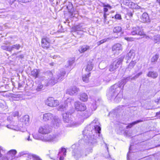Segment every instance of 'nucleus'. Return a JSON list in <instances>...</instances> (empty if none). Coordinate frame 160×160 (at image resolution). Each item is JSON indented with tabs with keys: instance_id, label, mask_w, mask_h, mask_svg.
<instances>
[{
	"instance_id": "nucleus-51",
	"label": "nucleus",
	"mask_w": 160,
	"mask_h": 160,
	"mask_svg": "<svg viewBox=\"0 0 160 160\" xmlns=\"http://www.w3.org/2000/svg\"><path fill=\"white\" fill-rule=\"evenodd\" d=\"M103 17L104 22H106L107 21V14L106 13H104Z\"/></svg>"
},
{
	"instance_id": "nucleus-22",
	"label": "nucleus",
	"mask_w": 160,
	"mask_h": 160,
	"mask_svg": "<svg viewBox=\"0 0 160 160\" xmlns=\"http://www.w3.org/2000/svg\"><path fill=\"white\" fill-rule=\"evenodd\" d=\"M21 47L20 45L19 44H16L13 45L10 47L9 48H7V51L9 52H11L14 49H15L17 50H18Z\"/></svg>"
},
{
	"instance_id": "nucleus-52",
	"label": "nucleus",
	"mask_w": 160,
	"mask_h": 160,
	"mask_svg": "<svg viewBox=\"0 0 160 160\" xmlns=\"http://www.w3.org/2000/svg\"><path fill=\"white\" fill-rule=\"evenodd\" d=\"M24 56L23 54H21L20 55L17 56L16 57L17 58H24Z\"/></svg>"
},
{
	"instance_id": "nucleus-20",
	"label": "nucleus",
	"mask_w": 160,
	"mask_h": 160,
	"mask_svg": "<svg viewBox=\"0 0 160 160\" xmlns=\"http://www.w3.org/2000/svg\"><path fill=\"white\" fill-rule=\"evenodd\" d=\"M135 56V51L133 50H130L126 55V59L128 60L132 58H133Z\"/></svg>"
},
{
	"instance_id": "nucleus-6",
	"label": "nucleus",
	"mask_w": 160,
	"mask_h": 160,
	"mask_svg": "<svg viewBox=\"0 0 160 160\" xmlns=\"http://www.w3.org/2000/svg\"><path fill=\"white\" fill-rule=\"evenodd\" d=\"M123 57H121L119 58L116 60L112 63L109 67V70L110 71H113L118 68L124 59Z\"/></svg>"
},
{
	"instance_id": "nucleus-12",
	"label": "nucleus",
	"mask_w": 160,
	"mask_h": 160,
	"mask_svg": "<svg viewBox=\"0 0 160 160\" xmlns=\"http://www.w3.org/2000/svg\"><path fill=\"white\" fill-rule=\"evenodd\" d=\"M120 50H122V47L120 44L117 43L112 46V51L114 55H118Z\"/></svg>"
},
{
	"instance_id": "nucleus-36",
	"label": "nucleus",
	"mask_w": 160,
	"mask_h": 160,
	"mask_svg": "<svg viewBox=\"0 0 160 160\" xmlns=\"http://www.w3.org/2000/svg\"><path fill=\"white\" fill-rule=\"evenodd\" d=\"M142 72L137 74L135 76L132 77L131 78V80H135L138 78L142 74Z\"/></svg>"
},
{
	"instance_id": "nucleus-44",
	"label": "nucleus",
	"mask_w": 160,
	"mask_h": 160,
	"mask_svg": "<svg viewBox=\"0 0 160 160\" xmlns=\"http://www.w3.org/2000/svg\"><path fill=\"white\" fill-rule=\"evenodd\" d=\"M28 152L27 151H23L21 152H20L19 153V154H20V156H23L24 155L27 154H28Z\"/></svg>"
},
{
	"instance_id": "nucleus-48",
	"label": "nucleus",
	"mask_w": 160,
	"mask_h": 160,
	"mask_svg": "<svg viewBox=\"0 0 160 160\" xmlns=\"http://www.w3.org/2000/svg\"><path fill=\"white\" fill-rule=\"evenodd\" d=\"M18 115V112H15L12 113V115L14 117L17 116Z\"/></svg>"
},
{
	"instance_id": "nucleus-41",
	"label": "nucleus",
	"mask_w": 160,
	"mask_h": 160,
	"mask_svg": "<svg viewBox=\"0 0 160 160\" xmlns=\"http://www.w3.org/2000/svg\"><path fill=\"white\" fill-rule=\"evenodd\" d=\"M32 156L34 160H42L38 156L36 155H32Z\"/></svg>"
},
{
	"instance_id": "nucleus-8",
	"label": "nucleus",
	"mask_w": 160,
	"mask_h": 160,
	"mask_svg": "<svg viewBox=\"0 0 160 160\" xmlns=\"http://www.w3.org/2000/svg\"><path fill=\"white\" fill-rule=\"evenodd\" d=\"M46 103L48 106L51 107H55L59 104V101L57 100H55L53 97L48 98L47 99Z\"/></svg>"
},
{
	"instance_id": "nucleus-27",
	"label": "nucleus",
	"mask_w": 160,
	"mask_h": 160,
	"mask_svg": "<svg viewBox=\"0 0 160 160\" xmlns=\"http://www.w3.org/2000/svg\"><path fill=\"white\" fill-rule=\"evenodd\" d=\"M42 46L43 48H48L49 45V43L48 41H42Z\"/></svg>"
},
{
	"instance_id": "nucleus-35",
	"label": "nucleus",
	"mask_w": 160,
	"mask_h": 160,
	"mask_svg": "<svg viewBox=\"0 0 160 160\" xmlns=\"http://www.w3.org/2000/svg\"><path fill=\"white\" fill-rule=\"evenodd\" d=\"M7 127L9 128L15 130H17L18 128L16 126L13 125H12L10 124L7 125Z\"/></svg>"
},
{
	"instance_id": "nucleus-18",
	"label": "nucleus",
	"mask_w": 160,
	"mask_h": 160,
	"mask_svg": "<svg viewBox=\"0 0 160 160\" xmlns=\"http://www.w3.org/2000/svg\"><path fill=\"white\" fill-rule=\"evenodd\" d=\"M146 120V118H143L141 120H138L135 121L133 122L128 124L127 126H126V128H130L132 127V126L135 124L139 123L140 122H143Z\"/></svg>"
},
{
	"instance_id": "nucleus-16",
	"label": "nucleus",
	"mask_w": 160,
	"mask_h": 160,
	"mask_svg": "<svg viewBox=\"0 0 160 160\" xmlns=\"http://www.w3.org/2000/svg\"><path fill=\"white\" fill-rule=\"evenodd\" d=\"M20 122L26 125H28L29 123V116L28 115H25L20 119Z\"/></svg>"
},
{
	"instance_id": "nucleus-21",
	"label": "nucleus",
	"mask_w": 160,
	"mask_h": 160,
	"mask_svg": "<svg viewBox=\"0 0 160 160\" xmlns=\"http://www.w3.org/2000/svg\"><path fill=\"white\" fill-rule=\"evenodd\" d=\"M158 75V73L155 71H149L147 74V76L149 77L154 79L157 78Z\"/></svg>"
},
{
	"instance_id": "nucleus-63",
	"label": "nucleus",
	"mask_w": 160,
	"mask_h": 160,
	"mask_svg": "<svg viewBox=\"0 0 160 160\" xmlns=\"http://www.w3.org/2000/svg\"><path fill=\"white\" fill-rule=\"evenodd\" d=\"M59 156H60V157L59 158L60 160H63L64 159V157H61L60 155Z\"/></svg>"
},
{
	"instance_id": "nucleus-64",
	"label": "nucleus",
	"mask_w": 160,
	"mask_h": 160,
	"mask_svg": "<svg viewBox=\"0 0 160 160\" xmlns=\"http://www.w3.org/2000/svg\"><path fill=\"white\" fill-rule=\"evenodd\" d=\"M22 87V85L20 83H18V88H21Z\"/></svg>"
},
{
	"instance_id": "nucleus-30",
	"label": "nucleus",
	"mask_w": 160,
	"mask_h": 160,
	"mask_svg": "<svg viewBox=\"0 0 160 160\" xmlns=\"http://www.w3.org/2000/svg\"><path fill=\"white\" fill-rule=\"evenodd\" d=\"M74 101L73 99L72 98H68L65 101V105L67 104V106L68 105H71V103L72 102Z\"/></svg>"
},
{
	"instance_id": "nucleus-46",
	"label": "nucleus",
	"mask_w": 160,
	"mask_h": 160,
	"mask_svg": "<svg viewBox=\"0 0 160 160\" xmlns=\"http://www.w3.org/2000/svg\"><path fill=\"white\" fill-rule=\"evenodd\" d=\"M60 109V110L64 111L66 110V106H63V105H60L59 106Z\"/></svg>"
},
{
	"instance_id": "nucleus-37",
	"label": "nucleus",
	"mask_w": 160,
	"mask_h": 160,
	"mask_svg": "<svg viewBox=\"0 0 160 160\" xmlns=\"http://www.w3.org/2000/svg\"><path fill=\"white\" fill-rule=\"evenodd\" d=\"M130 1L129 0H122V3L124 5L128 6Z\"/></svg>"
},
{
	"instance_id": "nucleus-9",
	"label": "nucleus",
	"mask_w": 160,
	"mask_h": 160,
	"mask_svg": "<svg viewBox=\"0 0 160 160\" xmlns=\"http://www.w3.org/2000/svg\"><path fill=\"white\" fill-rule=\"evenodd\" d=\"M74 106L75 109L78 111H82L86 110L85 104L79 101L75 102Z\"/></svg>"
},
{
	"instance_id": "nucleus-38",
	"label": "nucleus",
	"mask_w": 160,
	"mask_h": 160,
	"mask_svg": "<svg viewBox=\"0 0 160 160\" xmlns=\"http://www.w3.org/2000/svg\"><path fill=\"white\" fill-rule=\"evenodd\" d=\"M131 78L130 77H128L126 78H125V79H122L121 81H120V82H122V81H124V82H125V84H126V83L128 81H130L131 80H132L131 79Z\"/></svg>"
},
{
	"instance_id": "nucleus-50",
	"label": "nucleus",
	"mask_w": 160,
	"mask_h": 160,
	"mask_svg": "<svg viewBox=\"0 0 160 160\" xmlns=\"http://www.w3.org/2000/svg\"><path fill=\"white\" fill-rule=\"evenodd\" d=\"M155 40H160V35H157L156 36V38H155Z\"/></svg>"
},
{
	"instance_id": "nucleus-4",
	"label": "nucleus",
	"mask_w": 160,
	"mask_h": 160,
	"mask_svg": "<svg viewBox=\"0 0 160 160\" xmlns=\"http://www.w3.org/2000/svg\"><path fill=\"white\" fill-rule=\"evenodd\" d=\"M65 74L66 72L65 71L63 70L61 71L57 75V77L55 78L53 76L52 73L50 72L49 74L50 77L48 78V84L51 85H54L58 81V80H61Z\"/></svg>"
},
{
	"instance_id": "nucleus-59",
	"label": "nucleus",
	"mask_w": 160,
	"mask_h": 160,
	"mask_svg": "<svg viewBox=\"0 0 160 160\" xmlns=\"http://www.w3.org/2000/svg\"><path fill=\"white\" fill-rule=\"evenodd\" d=\"M14 96H13V97H19L20 96V95L19 94H14Z\"/></svg>"
},
{
	"instance_id": "nucleus-17",
	"label": "nucleus",
	"mask_w": 160,
	"mask_h": 160,
	"mask_svg": "<svg viewBox=\"0 0 160 160\" xmlns=\"http://www.w3.org/2000/svg\"><path fill=\"white\" fill-rule=\"evenodd\" d=\"M82 24H80L78 25L75 26L73 27V29L75 31V32H77V33H78L79 32H80V34L82 33L83 28L82 27Z\"/></svg>"
},
{
	"instance_id": "nucleus-43",
	"label": "nucleus",
	"mask_w": 160,
	"mask_h": 160,
	"mask_svg": "<svg viewBox=\"0 0 160 160\" xmlns=\"http://www.w3.org/2000/svg\"><path fill=\"white\" fill-rule=\"evenodd\" d=\"M19 1L22 3H27L31 2L32 0H18Z\"/></svg>"
},
{
	"instance_id": "nucleus-62",
	"label": "nucleus",
	"mask_w": 160,
	"mask_h": 160,
	"mask_svg": "<svg viewBox=\"0 0 160 160\" xmlns=\"http://www.w3.org/2000/svg\"><path fill=\"white\" fill-rule=\"evenodd\" d=\"M20 52H21V51H20L19 52H17L14 53L12 55H17Z\"/></svg>"
},
{
	"instance_id": "nucleus-42",
	"label": "nucleus",
	"mask_w": 160,
	"mask_h": 160,
	"mask_svg": "<svg viewBox=\"0 0 160 160\" xmlns=\"http://www.w3.org/2000/svg\"><path fill=\"white\" fill-rule=\"evenodd\" d=\"M102 7L104 8H105V7L108 8L110 9H111V8H112V7L108 4L107 5H106L104 3H102Z\"/></svg>"
},
{
	"instance_id": "nucleus-5",
	"label": "nucleus",
	"mask_w": 160,
	"mask_h": 160,
	"mask_svg": "<svg viewBox=\"0 0 160 160\" xmlns=\"http://www.w3.org/2000/svg\"><path fill=\"white\" fill-rule=\"evenodd\" d=\"M63 120L65 123V126L68 127H72L74 125L75 123L72 120L71 114L70 112H67L62 114Z\"/></svg>"
},
{
	"instance_id": "nucleus-39",
	"label": "nucleus",
	"mask_w": 160,
	"mask_h": 160,
	"mask_svg": "<svg viewBox=\"0 0 160 160\" xmlns=\"http://www.w3.org/2000/svg\"><path fill=\"white\" fill-rule=\"evenodd\" d=\"M135 6V4L133 2L130 1V3L129 4L128 7L131 8H134Z\"/></svg>"
},
{
	"instance_id": "nucleus-15",
	"label": "nucleus",
	"mask_w": 160,
	"mask_h": 160,
	"mask_svg": "<svg viewBox=\"0 0 160 160\" xmlns=\"http://www.w3.org/2000/svg\"><path fill=\"white\" fill-rule=\"evenodd\" d=\"M79 91L78 88L75 86H74L71 88L68 89L67 93L70 95H73L74 94H77Z\"/></svg>"
},
{
	"instance_id": "nucleus-3",
	"label": "nucleus",
	"mask_w": 160,
	"mask_h": 160,
	"mask_svg": "<svg viewBox=\"0 0 160 160\" xmlns=\"http://www.w3.org/2000/svg\"><path fill=\"white\" fill-rule=\"evenodd\" d=\"M43 120L44 121H50L52 120V126L55 128L59 127L60 123V120L58 117L53 116L51 113L48 112L43 114Z\"/></svg>"
},
{
	"instance_id": "nucleus-45",
	"label": "nucleus",
	"mask_w": 160,
	"mask_h": 160,
	"mask_svg": "<svg viewBox=\"0 0 160 160\" xmlns=\"http://www.w3.org/2000/svg\"><path fill=\"white\" fill-rule=\"evenodd\" d=\"M115 17L116 19L119 20L121 19L122 18L121 15L119 14H116L115 15Z\"/></svg>"
},
{
	"instance_id": "nucleus-47",
	"label": "nucleus",
	"mask_w": 160,
	"mask_h": 160,
	"mask_svg": "<svg viewBox=\"0 0 160 160\" xmlns=\"http://www.w3.org/2000/svg\"><path fill=\"white\" fill-rule=\"evenodd\" d=\"M93 105H95L96 106V104H90L89 105V107L88 108V109H90V110L91 109V107L92 108H93Z\"/></svg>"
},
{
	"instance_id": "nucleus-26",
	"label": "nucleus",
	"mask_w": 160,
	"mask_h": 160,
	"mask_svg": "<svg viewBox=\"0 0 160 160\" xmlns=\"http://www.w3.org/2000/svg\"><path fill=\"white\" fill-rule=\"evenodd\" d=\"M74 60L73 58H71L68 61L67 63L65 65V67L67 68H71V66L74 63Z\"/></svg>"
},
{
	"instance_id": "nucleus-56",
	"label": "nucleus",
	"mask_w": 160,
	"mask_h": 160,
	"mask_svg": "<svg viewBox=\"0 0 160 160\" xmlns=\"http://www.w3.org/2000/svg\"><path fill=\"white\" fill-rule=\"evenodd\" d=\"M134 8L136 9H139L140 8V7L138 6L137 5H136L135 4V8Z\"/></svg>"
},
{
	"instance_id": "nucleus-23",
	"label": "nucleus",
	"mask_w": 160,
	"mask_h": 160,
	"mask_svg": "<svg viewBox=\"0 0 160 160\" xmlns=\"http://www.w3.org/2000/svg\"><path fill=\"white\" fill-rule=\"evenodd\" d=\"M88 98V97L87 95L83 93L80 95V99L82 102H86L87 101Z\"/></svg>"
},
{
	"instance_id": "nucleus-2",
	"label": "nucleus",
	"mask_w": 160,
	"mask_h": 160,
	"mask_svg": "<svg viewBox=\"0 0 160 160\" xmlns=\"http://www.w3.org/2000/svg\"><path fill=\"white\" fill-rule=\"evenodd\" d=\"M123 81L119 82L112 86L109 90V93L107 95L112 98H115V101L118 102L122 97V92L125 82Z\"/></svg>"
},
{
	"instance_id": "nucleus-55",
	"label": "nucleus",
	"mask_w": 160,
	"mask_h": 160,
	"mask_svg": "<svg viewBox=\"0 0 160 160\" xmlns=\"http://www.w3.org/2000/svg\"><path fill=\"white\" fill-rule=\"evenodd\" d=\"M103 11L104 13H106V12L108 11V9L106 7L104 8H103Z\"/></svg>"
},
{
	"instance_id": "nucleus-40",
	"label": "nucleus",
	"mask_w": 160,
	"mask_h": 160,
	"mask_svg": "<svg viewBox=\"0 0 160 160\" xmlns=\"http://www.w3.org/2000/svg\"><path fill=\"white\" fill-rule=\"evenodd\" d=\"M43 87V85L42 84L40 83L38 85L36 90L38 91H40Z\"/></svg>"
},
{
	"instance_id": "nucleus-32",
	"label": "nucleus",
	"mask_w": 160,
	"mask_h": 160,
	"mask_svg": "<svg viewBox=\"0 0 160 160\" xmlns=\"http://www.w3.org/2000/svg\"><path fill=\"white\" fill-rule=\"evenodd\" d=\"M159 57L158 54H156L155 56H154L151 58V61L152 62H156Z\"/></svg>"
},
{
	"instance_id": "nucleus-49",
	"label": "nucleus",
	"mask_w": 160,
	"mask_h": 160,
	"mask_svg": "<svg viewBox=\"0 0 160 160\" xmlns=\"http://www.w3.org/2000/svg\"><path fill=\"white\" fill-rule=\"evenodd\" d=\"M16 1V0H8V2L11 4H12Z\"/></svg>"
},
{
	"instance_id": "nucleus-57",
	"label": "nucleus",
	"mask_w": 160,
	"mask_h": 160,
	"mask_svg": "<svg viewBox=\"0 0 160 160\" xmlns=\"http://www.w3.org/2000/svg\"><path fill=\"white\" fill-rule=\"evenodd\" d=\"M2 48L4 49L7 50V48H9V47H8V46H2Z\"/></svg>"
},
{
	"instance_id": "nucleus-58",
	"label": "nucleus",
	"mask_w": 160,
	"mask_h": 160,
	"mask_svg": "<svg viewBox=\"0 0 160 160\" xmlns=\"http://www.w3.org/2000/svg\"><path fill=\"white\" fill-rule=\"evenodd\" d=\"M132 13L131 12L128 13V15L130 17H132Z\"/></svg>"
},
{
	"instance_id": "nucleus-53",
	"label": "nucleus",
	"mask_w": 160,
	"mask_h": 160,
	"mask_svg": "<svg viewBox=\"0 0 160 160\" xmlns=\"http://www.w3.org/2000/svg\"><path fill=\"white\" fill-rule=\"evenodd\" d=\"M104 41H100L97 43L98 46L100 45L101 44L104 43Z\"/></svg>"
},
{
	"instance_id": "nucleus-25",
	"label": "nucleus",
	"mask_w": 160,
	"mask_h": 160,
	"mask_svg": "<svg viewBox=\"0 0 160 160\" xmlns=\"http://www.w3.org/2000/svg\"><path fill=\"white\" fill-rule=\"evenodd\" d=\"M39 71L37 69H34L31 72V75L34 78H38L39 74Z\"/></svg>"
},
{
	"instance_id": "nucleus-34",
	"label": "nucleus",
	"mask_w": 160,
	"mask_h": 160,
	"mask_svg": "<svg viewBox=\"0 0 160 160\" xmlns=\"http://www.w3.org/2000/svg\"><path fill=\"white\" fill-rule=\"evenodd\" d=\"M66 150L64 148H62L60 151H59V153L58 154V155H59V154L61 153H62V155L65 156L66 155Z\"/></svg>"
},
{
	"instance_id": "nucleus-33",
	"label": "nucleus",
	"mask_w": 160,
	"mask_h": 160,
	"mask_svg": "<svg viewBox=\"0 0 160 160\" xmlns=\"http://www.w3.org/2000/svg\"><path fill=\"white\" fill-rule=\"evenodd\" d=\"M136 63V62L135 61H132L129 63L128 66V68L131 69L132 68L135 64Z\"/></svg>"
},
{
	"instance_id": "nucleus-10",
	"label": "nucleus",
	"mask_w": 160,
	"mask_h": 160,
	"mask_svg": "<svg viewBox=\"0 0 160 160\" xmlns=\"http://www.w3.org/2000/svg\"><path fill=\"white\" fill-rule=\"evenodd\" d=\"M131 34L132 35H138L140 36L144 35L142 28L138 26L134 27L132 28Z\"/></svg>"
},
{
	"instance_id": "nucleus-29",
	"label": "nucleus",
	"mask_w": 160,
	"mask_h": 160,
	"mask_svg": "<svg viewBox=\"0 0 160 160\" xmlns=\"http://www.w3.org/2000/svg\"><path fill=\"white\" fill-rule=\"evenodd\" d=\"M122 29V28L121 27L116 26L113 28V31L114 33H118L121 32Z\"/></svg>"
},
{
	"instance_id": "nucleus-31",
	"label": "nucleus",
	"mask_w": 160,
	"mask_h": 160,
	"mask_svg": "<svg viewBox=\"0 0 160 160\" xmlns=\"http://www.w3.org/2000/svg\"><path fill=\"white\" fill-rule=\"evenodd\" d=\"M89 49V47L88 46H87L84 45L82 46L81 47L79 51L81 53L84 52L87 50Z\"/></svg>"
},
{
	"instance_id": "nucleus-60",
	"label": "nucleus",
	"mask_w": 160,
	"mask_h": 160,
	"mask_svg": "<svg viewBox=\"0 0 160 160\" xmlns=\"http://www.w3.org/2000/svg\"><path fill=\"white\" fill-rule=\"evenodd\" d=\"M103 64H104V62H100L99 65V68H100V67H101V66Z\"/></svg>"
},
{
	"instance_id": "nucleus-28",
	"label": "nucleus",
	"mask_w": 160,
	"mask_h": 160,
	"mask_svg": "<svg viewBox=\"0 0 160 160\" xmlns=\"http://www.w3.org/2000/svg\"><path fill=\"white\" fill-rule=\"evenodd\" d=\"M90 73L83 75L82 77V79L83 82H87L88 81V78L90 76Z\"/></svg>"
},
{
	"instance_id": "nucleus-11",
	"label": "nucleus",
	"mask_w": 160,
	"mask_h": 160,
	"mask_svg": "<svg viewBox=\"0 0 160 160\" xmlns=\"http://www.w3.org/2000/svg\"><path fill=\"white\" fill-rule=\"evenodd\" d=\"M50 129L48 125H44L39 128L38 132L42 134H46L49 132Z\"/></svg>"
},
{
	"instance_id": "nucleus-1",
	"label": "nucleus",
	"mask_w": 160,
	"mask_h": 160,
	"mask_svg": "<svg viewBox=\"0 0 160 160\" xmlns=\"http://www.w3.org/2000/svg\"><path fill=\"white\" fill-rule=\"evenodd\" d=\"M99 122L94 120L85 128L83 131L88 138V142L92 144L97 142V136H99L100 133L101 128L99 126Z\"/></svg>"
},
{
	"instance_id": "nucleus-14",
	"label": "nucleus",
	"mask_w": 160,
	"mask_h": 160,
	"mask_svg": "<svg viewBox=\"0 0 160 160\" xmlns=\"http://www.w3.org/2000/svg\"><path fill=\"white\" fill-rule=\"evenodd\" d=\"M93 108H91V109H87L83 113V117L85 118H87L90 117L92 113V112L95 111L97 108V106L95 105L93 106Z\"/></svg>"
},
{
	"instance_id": "nucleus-7",
	"label": "nucleus",
	"mask_w": 160,
	"mask_h": 160,
	"mask_svg": "<svg viewBox=\"0 0 160 160\" xmlns=\"http://www.w3.org/2000/svg\"><path fill=\"white\" fill-rule=\"evenodd\" d=\"M58 135L53 134L52 135H47V136L41 138H35L36 139H40L42 141L45 142H53L56 140L58 138Z\"/></svg>"
},
{
	"instance_id": "nucleus-24",
	"label": "nucleus",
	"mask_w": 160,
	"mask_h": 160,
	"mask_svg": "<svg viewBox=\"0 0 160 160\" xmlns=\"http://www.w3.org/2000/svg\"><path fill=\"white\" fill-rule=\"evenodd\" d=\"M93 68V65L91 61H89L86 66L85 69L87 71H89L92 70Z\"/></svg>"
},
{
	"instance_id": "nucleus-19",
	"label": "nucleus",
	"mask_w": 160,
	"mask_h": 160,
	"mask_svg": "<svg viewBox=\"0 0 160 160\" xmlns=\"http://www.w3.org/2000/svg\"><path fill=\"white\" fill-rule=\"evenodd\" d=\"M142 22H150L148 14L146 13H144L142 14L141 18Z\"/></svg>"
},
{
	"instance_id": "nucleus-54",
	"label": "nucleus",
	"mask_w": 160,
	"mask_h": 160,
	"mask_svg": "<svg viewBox=\"0 0 160 160\" xmlns=\"http://www.w3.org/2000/svg\"><path fill=\"white\" fill-rule=\"evenodd\" d=\"M155 102L158 104L160 103V98L159 99H158L155 100Z\"/></svg>"
},
{
	"instance_id": "nucleus-13",
	"label": "nucleus",
	"mask_w": 160,
	"mask_h": 160,
	"mask_svg": "<svg viewBox=\"0 0 160 160\" xmlns=\"http://www.w3.org/2000/svg\"><path fill=\"white\" fill-rule=\"evenodd\" d=\"M72 155L76 160H78L82 156V151L80 150L74 149L72 153Z\"/></svg>"
},
{
	"instance_id": "nucleus-61",
	"label": "nucleus",
	"mask_w": 160,
	"mask_h": 160,
	"mask_svg": "<svg viewBox=\"0 0 160 160\" xmlns=\"http://www.w3.org/2000/svg\"><path fill=\"white\" fill-rule=\"evenodd\" d=\"M87 151H89L90 152H92V149L90 148H88L86 150Z\"/></svg>"
}]
</instances>
